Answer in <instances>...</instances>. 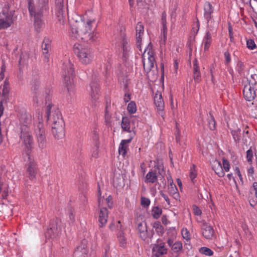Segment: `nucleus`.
I'll return each mask as SVG.
<instances>
[{
  "label": "nucleus",
  "instance_id": "obj_1",
  "mask_svg": "<svg viewBox=\"0 0 257 257\" xmlns=\"http://www.w3.org/2000/svg\"><path fill=\"white\" fill-rule=\"evenodd\" d=\"M33 95V106L36 109L35 115L34 116L33 122L34 133L37 139L38 147L43 149L46 147V133L43 123L42 109L45 100L49 98L47 92H40Z\"/></svg>",
  "mask_w": 257,
  "mask_h": 257
},
{
  "label": "nucleus",
  "instance_id": "obj_2",
  "mask_svg": "<svg viewBox=\"0 0 257 257\" xmlns=\"http://www.w3.org/2000/svg\"><path fill=\"white\" fill-rule=\"evenodd\" d=\"M28 9L30 15L34 17V26L38 32L44 26L42 18L49 11V0H37L36 4L29 1Z\"/></svg>",
  "mask_w": 257,
  "mask_h": 257
},
{
  "label": "nucleus",
  "instance_id": "obj_3",
  "mask_svg": "<svg viewBox=\"0 0 257 257\" xmlns=\"http://www.w3.org/2000/svg\"><path fill=\"white\" fill-rule=\"evenodd\" d=\"M242 81L243 97L246 101H251L257 96V74L248 75Z\"/></svg>",
  "mask_w": 257,
  "mask_h": 257
},
{
  "label": "nucleus",
  "instance_id": "obj_4",
  "mask_svg": "<svg viewBox=\"0 0 257 257\" xmlns=\"http://www.w3.org/2000/svg\"><path fill=\"white\" fill-rule=\"evenodd\" d=\"M74 52L79 62L83 65L90 64L94 58L92 49L86 46L76 43L73 47Z\"/></svg>",
  "mask_w": 257,
  "mask_h": 257
},
{
  "label": "nucleus",
  "instance_id": "obj_5",
  "mask_svg": "<svg viewBox=\"0 0 257 257\" xmlns=\"http://www.w3.org/2000/svg\"><path fill=\"white\" fill-rule=\"evenodd\" d=\"M61 74L66 86L68 90L70 91L74 85L75 72L74 65L69 60L64 62L62 66Z\"/></svg>",
  "mask_w": 257,
  "mask_h": 257
},
{
  "label": "nucleus",
  "instance_id": "obj_6",
  "mask_svg": "<svg viewBox=\"0 0 257 257\" xmlns=\"http://www.w3.org/2000/svg\"><path fill=\"white\" fill-rule=\"evenodd\" d=\"M142 58L144 70L147 72L150 71L156 64L154 52L151 46L148 45L145 49Z\"/></svg>",
  "mask_w": 257,
  "mask_h": 257
},
{
  "label": "nucleus",
  "instance_id": "obj_7",
  "mask_svg": "<svg viewBox=\"0 0 257 257\" xmlns=\"http://www.w3.org/2000/svg\"><path fill=\"white\" fill-rule=\"evenodd\" d=\"M51 104L48 103L47 106V116L48 120L51 123L52 126L61 124V121L64 123L61 113L58 110L51 112Z\"/></svg>",
  "mask_w": 257,
  "mask_h": 257
},
{
  "label": "nucleus",
  "instance_id": "obj_8",
  "mask_svg": "<svg viewBox=\"0 0 257 257\" xmlns=\"http://www.w3.org/2000/svg\"><path fill=\"white\" fill-rule=\"evenodd\" d=\"M26 175L32 181L36 180V176L39 171L37 162L32 159H30L26 165Z\"/></svg>",
  "mask_w": 257,
  "mask_h": 257
},
{
  "label": "nucleus",
  "instance_id": "obj_9",
  "mask_svg": "<svg viewBox=\"0 0 257 257\" xmlns=\"http://www.w3.org/2000/svg\"><path fill=\"white\" fill-rule=\"evenodd\" d=\"M20 138L25 149L28 151L31 150L33 147L34 141L30 130L21 131Z\"/></svg>",
  "mask_w": 257,
  "mask_h": 257
},
{
  "label": "nucleus",
  "instance_id": "obj_10",
  "mask_svg": "<svg viewBox=\"0 0 257 257\" xmlns=\"http://www.w3.org/2000/svg\"><path fill=\"white\" fill-rule=\"evenodd\" d=\"M137 230L140 237L144 240L151 238L153 236V231L148 229L147 223L145 221L138 223Z\"/></svg>",
  "mask_w": 257,
  "mask_h": 257
},
{
  "label": "nucleus",
  "instance_id": "obj_11",
  "mask_svg": "<svg viewBox=\"0 0 257 257\" xmlns=\"http://www.w3.org/2000/svg\"><path fill=\"white\" fill-rule=\"evenodd\" d=\"M20 126L21 131L30 130V126L32 123V116L29 113H22L19 117Z\"/></svg>",
  "mask_w": 257,
  "mask_h": 257
},
{
  "label": "nucleus",
  "instance_id": "obj_12",
  "mask_svg": "<svg viewBox=\"0 0 257 257\" xmlns=\"http://www.w3.org/2000/svg\"><path fill=\"white\" fill-rule=\"evenodd\" d=\"M203 10V16L205 20L207 21V26L209 28H211V24L213 22L212 14L214 11V8L209 2H206L204 5Z\"/></svg>",
  "mask_w": 257,
  "mask_h": 257
},
{
  "label": "nucleus",
  "instance_id": "obj_13",
  "mask_svg": "<svg viewBox=\"0 0 257 257\" xmlns=\"http://www.w3.org/2000/svg\"><path fill=\"white\" fill-rule=\"evenodd\" d=\"M167 252V249L165 246V243L158 239L157 243L153 245L152 248L153 255L156 257H160L161 255L166 254Z\"/></svg>",
  "mask_w": 257,
  "mask_h": 257
},
{
  "label": "nucleus",
  "instance_id": "obj_14",
  "mask_svg": "<svg viewBox=\"0 0 257 257\" xmlns=\"http://www.w3.org/2000/svg\"><path fill=\"white\" fill-rule=\"evenodd\" d=\"M98 221L99 226L101 227L105 225L108 218V211L107 209L104 206H99L98 210Z\"/></svg>",
  "mask_w": 257,
  "mask_h": 257
},
{
  "label": "nucleus",
  "instance_id": "obj_15",
  "mask_svg": "<svg viewBox=\"0 0 257 257\" xmlns=\"http://www.w3.org/2000/svg\"><path fill=\"white\" fill-rule=\"evenodd\" d=\"M52 126V132L55 139H62L65 137L64 123Z\"/></svg>",
  "mask_w": 257,
  "mask_h": 257
},
{
  "label": "nucleus",
  "instance_id": "obj_16",
  "mask_svg": "<svg viewBox=\"0 0 257 257\" xmlns=\"http://www.w3.org/2000/svg\"><path fill=\"white\" fill-rule=\"evenodd\" d=\"M154 103L157 108L159 113L163 116V109L164 108V101L160 91H157L154 96Z\"/></svg>",
  "mask_w": 257,
  "mask_h": 257
},
{
  "label": "nucleus",
  "instance_id": "obj_17",
  "mask_svg": "<svg viewBox=\"0 0 257 257\" xmlns=\"http://www.w3.org/2000/svg\"><path fill=\"white\" fill-rule=\"evenodd\" d=\"M133 139V136H131L130 139L127 140H122L118 147V153L124 158L127 151L128 150V144L131 142Z\"/></svg>",
  "mask_w": 257,
  "mask_h": 257
},
{
  "label": "nucleus",
  "instance_id": "obj_18",
  "mask_svg": "<svg viewBox=\"0 0 257 257\" xmlns=\"http://www.w3.org/2000/svg\"><path fill=\"white\" fill-rule=\"evenodd\" d=\"M31 85V90L32 95L44 92L41 84L39 77H34L32 79Z\"/></svg>",
  "mask_w": 257,
  "mask_h": 257
},
{
  "label": "nucleus",
  "instance_id": "obj_19",
  "mask_svg": "<svg viewBox=\"0 0 257 257\" xmlns=\"http://www.w3.org/2000/svg\"><path fill=\"white\" fill-rule=\"evenodd\" d=\"M202 234L206 239H211L214 234L212 227L206 222H203L201 226Z\"/></svg>",
  "mask_w": 257,
  "mask_h": 257
},
{
  "label": "nucleus",
  "instance_id": "obj_20",
  "mask_svg": "<svg viewBox=\"0 0 257 257\" xmlns=\"http://www.w3.org/2000/svg\"><path fill=\"white\" fill-rule=\"evenodd\" d=\"M58 219L53 220L51 221L50 228L48 229L47 234H50V236H52L51 233L54 235H58L61 231V226Z\"/></svg>",
  "mask_w": 257,
  "mask_h": 257
},
{
  "label": "nucleus",
  "instance_id": "obj_21",
  "mask_svg": "<svg viewBox=\"0 0 257 257\" xmlns=\"http://www.w3.org/2000/svg\"><path fill=\"white\" fill-rule=\"evenodd\" d=\"M51 40L45 38L42 44L43 54L44 56V61L48 62L49 60V50L51 48Z\"/></svg>",
  "mask_w": 257,
  "mask_h": 257
},
{
  "label": "nucleus",
  "instance_id": "obj_22",
  "mask_svg": "<svg viewBox=\"0 0 257 257\" xmlns=\"http://www.w3.org/2000/svg\"><path fill=\"white\" fill-rule=\"evenodd\" d=\"M90 96L91 100L95 102L99 99V88L98 84L96 83H91L90 84Z\"/></svg>",
  "mask_w": 257,
  "mask_h": 257
},
{
  "label": "nucleus",
  "instance_id": "obj_23",
  "mask_svg": "<svg viewBox=\"0 0 257 257\" xmlns=\"http://www.w3.org/2000/svg\"><path fill=\"white\" fill-rule=\"evenodd\" d=\"M98 193L99 196L98 198V206H103V205L106 204L109 208H111L112 207L113 204L112 197H111L110 195H109L106 198H105L104 197H101L99 187H98Z\"/></svg>",
  "mask_w": 257,
  "mask_h": 257
},
{
  "label": "nucleus",
  "instance_id": "obj_24",
  "mask_svg": "<svg viewBox=\"0 0 257 257\" xmlns=\"http://www.w3.org/2000/svg\"><path fill=\"white\" fill-rule=\"evenodd\" d=\"M76 35V37H78L84 41L87 42H93L95 41L98 37L95 33H73Z\"/></svg>",
  "mask_w": 257,
  "mask_h": 257
},
{
  "label": "nucleus",
  "instance_id": "obj_25",
  "mask_svg": "<svg viewBox=\"0 0 257 257\" xmlns=\"http://www.w3.org/2000/svg\"><path fill=\"white\" fill-rule=\"evenodd\" d=\"M212 168L215 173L219 177H222L224 176V172L223 171L222 164L220 162L214 160L211 162Z\"/></svg>",
  "mask_w": 257,
  "mask_h": 257
},
{
  "label": "nucleus",
  "instance_id": "obj_26",
  "mask_svg": "<svg viewBox=\"0 0 257 257\" xmlns=\"http://www.w3.org/2000/svg\"><path fill=\"white\" fill-rule=\"evenodd\" d=\"M168 181L169 182V185L168 186L169 194L175 199H179L180 196L176 185L174 184L172 179H170V180L168 179Z\"/></svg>",
  "mask_w": 257,
  "mask_h": 257
},
{
  "label": "nucleus",
  "instance_id": "obj_27",
  "mask_svg": "<svg viewBox=\"0 0 257 257\" xmlns=\"http://www.w3.org/2000/svg\"><path fill=\"white\" fill-rule=\"evenodd\" d=\"M158 181V176L156 172L154 171H150L146 175L145 178V182L146 184H155Z\"/></svg>",
  "mask_w": 257,
  "mask_h": 257
},
{
  "label": "nucleus",
  "instance_id": "obj_28",
  "mask_svg": "<svg viewBox=\"0 0 257 257\" xmlns=\"http://www.w3.org/2000/svg\"><path fill=\"white\" fill-rule=\"evenodd\" d=\"M55 3L59 9L57 16L60 23L62 24L64 22L65 19V16H64L62 10L63 7V0H55Z\"/></svg>",
  "mask_w": 257,
  "mask_h": 257
},
{
  "label": "nucleus",
  "instance_id": "obj_29",
  "mask_svg": "<svg viewBox=\"0 0 257 257\" xmlns=\"http://www.w3.org/2000/svg\"><path fill=\"white\" fill-rule=\"evenodd\" d=\"M254 194V197L251 199H249V204L251 206H254L257 202V182H254L252 184L250 189V194Z\"/></svg>",
  "mask_w": 257,
  "mask_h": 257
},
{
  "label": "nucleus",
  "instance_id": "obj_30",
  "mask_svg": "<svg viewBox=\"0 0 257 257\" xmlns=\"http://www.w3.org/2000/svg\"><path fill=\"white\" fill-rule=\"evenodd\" d=\"M121 126L124 131L128 133L132 132L130 120L127 117H122Z\"/></svg>",
  "mask_w": 257,
  "mask_h": 257
},
{
  "label": "nucleus",
  "instance_id": "obj_31",
  "mask_svg": "<svg viewBox=\"0 0 257 257\" xmlns=\"http://www.w3.org/2000/svg\"><path fill=\"white\" fill-rule=\"evenodd\" d=\"M110 104L107 103L105 108L104 118L107 125H109L111 122V115L110 113Z\"/></svg>",
  "mask_w": 257,
  "mask_h": 257
},
{
  "label": "nucleus",
  "instance_id": "obj_32",
  "mask_svg": "<svg viewBox=\"0 0 257 257\" xmlns=\"http://www.w3.org/2000/svg\"><path fill=\"white\" fill-rule=\"evenodd\" d=\"M75 21L76 23V25H74V27H75L74 28H73V29H75V32L76 33L78 32V31L80 30L79 28L81 26H83L85 25V23L84 22V20L83 18L81 16H77V18H76V19L75 20Z\"/></svg>",
  "mask_w": 257,
  "mask_h": 257
},
{
  "label": "nucleus",
  "instance_id": "obj_33",
  "mask_svg": "<svg viewBox=\"0 0 257 257\" xmlns=\"http://www.w3.org/2000/svg\"><path fill=\"white\" fill-rule=\"evenodd\" d=\"M211 36L210 33H206L204 38L203 43L204 45V50L207 51L208 50L210 44L211 43Z\"/></svg>",
  "mask_w": 257,
  "mask_h": 257
},
{
  "label": "nucleus",
  "instance_id": "obj_34",
  "mask_svg": "<svg viewBox=\"0 0 257 257\" xmlns=\"http://www.w3.org/2000/svg\"><path fill=\"white\" fill-rule=\"evenodd\" d=\"M166 17L167 14L164 12L162 14V19H161V32H166L167 30V22H166Z\"/></svg>",
  "mask_w": 257,
  "mask_h": 257
},
{
  "label": "nucleus",
  "instance_id": "obj_35",
  "mask_svg": "<svg viewBox=\"0 0 257 257\" xmlns=\"http://www.w3.org/2000/svg\"><path fill=\"white\" fill-rule=\"evenodd\" d=\"M162 212V209L158 206L153 208L152 214L154 218L158 219L160 217Z\"/></svg>",
  "mask_w": 257,
  "mask_h": 257
},
{
  "label": "nucleus",
  "instance_id": "obj_36",
  "mask_svg": "<svg viewBox=\"0 0 257 257\" xmlns=\"http://www.w3.org/2000/svg\"><path fill=\"white\" fill-rule=\"evenodd\" d=\"M117 238L119 242L120 245L122 247H125L126 245V239L124 235V233L120 232L117 235Z\"/></svg>",
  "mask_w": 257,
  "mask_h": 257
},
{
  "label": "nucleus",
  "instance_id": "obj_37",
  "mask_svg": "<svg viewBox=\"0 0 257 257\" xmlns=\"http://www.w3.org/2000/svg\"><path fill=\"white\" fill-rule=\"evenodd\" d=\"M127 110L131 114L135 113L137 111V106L135 101H131L127 105Z\"/></svg>",
  "mask_w": 257,
  "mask_h": 257
},
{
  "label": "nucleus",
  "instance_id": "obj_38",
  "mask_svg": "<svg viewBox=\"0 0 257 257\" xmlns=\"http://www.w3.org/2000/svg\"><path fill=\"white\" fill-rule=\"evenodd\" d=\"M9 83L7 81H5L2 94V96L4 97V98H5L8 96V94L9 93Z\"/></svg>",
  "mask_w": 257,
  "mask_h": 257
},
{
  "label": "nucleus",
  "instance_id": "obj_39",
  "mask_svg": "<svg viewBox=\"0 0 257 257\" xmlns=\"http://www.w3.org/2000/svg\"><path fill=\"white\" fill-rule=\"evenodd\" d=\"M208 126L211 130H214L215 128V121L212 114L209 113V117L208 118Z\"/></svg>",
  "mask_w": 257,
  "mask_h": 257
},
{
  "label": "nucleus",
  "instance_id": "obj_40",
  "mask_svg": "<svg viewBox=\"0 0 257 257\" xmlns=\"http://www.w3.org/2000/svg\"><path fill=\"white\" fill-rule=\"evenodd\" d=\"M109 227L110 230H114L115 229L119 230L121 229V224L120 221H117L115 223L114 221H113L109 225Z\"/></svg>",
  "mask_w": 257,
  "mask_h": 257
},
{
  "label": "nucleus",
  "instance_id": "obj_41",
  "mask_svg": "<svg viewBox=\"0 0 257 257\" xmlns=\"http://www.w3.org/2000/svg\"><path fill=\"white\" fill-rule=\"evenodd\" d=\"M240 130L237 128L234 130L231 131V134L233 137V138L235 142H238L240 140Z\"/></svg>",
  "mask_w": 257,
  "mask_h": 257
},
{
  "label": "nucleus",
  "instance_id": "obj_42",
  "mask_svg": "<svg viewBox=\"0 0 257 257\" xmlns=\"http://www.w3.org/2000/svg\"><path fill=\"white\" fill-rule=\"evenodd\" d=\"M82 251V255L83 257H85V254H86L87 250L84 247V246L82 247L81 246H78L77 248L76 249L75 252H74V256L75 257H78L79 255L80 252Z\"/></svg>",
  "mask_w": 257,
  "mask_h": 257
},
{
  "label": "nucleus",
  "instance_id": "obj_43",
  "mask_svg": "<svg viewBox=\"0 0 257 257\" xmlns=\"http://www.w3.org/2000/svg\"><path fill=\"white\" fill-rule=\"evenodd\" d=\"M199 252L206 255L211 256L213 254V251L206 247H202L199 249Z\"/></svg>",
  "mask_w": 257,
  "mask_h": 257
},
{
  "label": "nucleus",
  "instance_id": "obj_44",
  "mask_svg": "<svg viewBox=\"0 0 257 257\" xmlns=\"http://www.w3.org/2000/svg\"><path fill=\"white\" fill-rule=\"evenodd\" d=\"M246 158L249 165H252L253 158V151L251 148L246 151Z\"/></svg>",
  "mask_w": 257,
  "mask_h": 257
},
{
  "label": "nucleus",
  "instance_id": "obj_45",
  "mask_svg": "<svg viewBox=\"0 0 257 257\" xmlns=\"http://www.w3.org/2000/svg\"><path fill=\"white\" fill-rule=\"evenodd\" d=\"M181 234L182 237L187 241H189L190 240V234L188 230L186 228H183L181 230Z\"/></svg>",
  "mask_w": 257,
  "mask_h": 257
},
{
  "label": "nucleus",
  "instance_id": "obj_46",
  "mask_svg": "<svg viewBox=\"0 0 257 257\" xmlns=\"http://www.w3.org/2000/svg\"><path fill=\"white\" fill-rule=\"evenodd\" d=\"M182 243L180 241H177L174 242L172 247V249L175 252H179L182 249Z\"/></svg>",
  "mask_w": 257,
  "mask_h": 257
},
{
  "label": "nucleus",
  "instance_id": "obj_47",
  "mask_svg": "<svg viewBox=\"0 0 257 257\" xmlns=\"http://www.w3.org/2000/svg\"><path fill=\"white\" fill-rule=\"evenodd\" d=\"M197 176V171L196 170V167L195 165H192L190 169L189 177L191 180L193 181V180Z\"/></svg>",
  "mask_w": 257,
  "mask_h": 257
},
{
  "label": "nucleus",
  "instance_id": "obj_48",
  "mask_svg": "<svg viewBox=\"0 0 257 257\" xmlns=\"http://www.w3.org/2000/svg\"><path fill=\"white\" fill-rule=\"evenodd\" d=\"M11 22L10 20H5L0 19V30L4 28H7L11 26Z\"/></svg>",
  "mask_w": 257,
  "mask_h": 257
},
{
  "label": "nucleus",
  "instance_id": "obj_49",
  "mask_svg": "<svg viewBox=\"0 0 257 257\" xmlns=\"http://www.w3.org/2000/svg\"><path fill=\"white\" fill-rule=\"evenodd\" d=\"M121 49L122 50V58L126 60L128 57L130 46H122Z\"/></svg>",
  "mask_w": 257,
  "mask_h": 257
},
{
  "label": "nucleus",
  "instance_id": "obj_50",
  "mask_svg": "<svg viewBox=\"0 0 257 257\" xmlns=\"http://www.w3.org/2000/svg\"><path fill=\"white\" fill-rule=\"evenodd\" d=\"M91 138L94 142V145H98L99 144V136L96 131H94L91 135Z\"/></svg>",
  "mask_w": 257,
  "mask_h": 257
},
{
  "label": "nucleus",
  "instance_id": "obj_51",
  "mask_svg": "<svg viewBox=\"0 0 257 257\" xmlns=\"http://www.w3.org/2000/svg\"><path fill=\"white\" fill-rule=\"evenodd\" d=\"M151 203L150 200L145 197H142L141 198V204L144 207H148Z\"/></svg>",
  "mask_w": 257,
  "mask_h": 257
},
{
  "label": "nucleus",
  "instance_id": "obj_52",
  "mask_svg": "<svg viewBox=\"0 0 257 257\" xmlns=\"http://www.w3.org/2000/svg\"><path fill=\"white\" fill-rule=\"evenodd\" d=\"M222 167L223 168V171L224 170L226 172H227L229 171V169H230L229 162H228V161H227L225 158H223L222 160Z\"/></svg>",
  "mask_w": 257,
  "mask_h": 257
},
{
  "label": "nucleus",
  "instance_id": "obj_53",
  "mask_svg": "<svg viewBox=\"0 0 257 257\" xmlns=\"http://www.w3.org/2000/svg\"><path fill=\"white\" fill-rule=\"evenodd\" d=\"M91 157L97 158L99 156L98 145H94V147L91 150Z\"/></svg>",
  "mask_w": 257,
  "mask_h": 257
},
{
  "label": "nucleus",
  "instance_id": "obj_54",
  "mask_svg": "<svg viewBox=\"0 0 257 257\" xmlns=\"http://www.w3.org/2000/svg\"><path fill=\"white\" fill-rule=\"evenodd\" d=\"M94 20H90L87 21L86 24L85 25V32H87L88 31H92L93 32L94 31V30H92L91 28L92 24L94 22Z\"/></svg>",
  "mask_w": 257,
  "mask_h": 257
},
{
  "label": "nucleus",
  "instance_id": "obj_55",
  "mask_svg": "<svg viewBox=\"0 0 257 257\" xmlns=\"http://www.w3.org/2000/svg\"><path fill=\"white\" fill-rule=\"evenodd\" d=\"M246 45L247 47L250 50H253L256 46L254 41L252 39L247 40Z\"/></svg>",
  "mask_w": 257,
  "mask_h": 257
},
{
  "label": "nucleus",
  "instance_id": "obj_56",
  "mask_svg": "<svg viewBox=\"0 0 257 257\" xmlns=\"http://www.w3.org/2000/svg\"><path fill=\"white\" fill-rule=\"evenodd\" d=\"M143 33H142L143 34ZM142 33L137 34V46L138 48L140 49V50L141 51V41H142Z\"/></svg>",
  "mask_w": 257,
  "mask_h": 257
},
{
  "label": "nucleus",
  "instance_id": "obj_57",
  "mask_svg": "<svg viewBox=\"0 0 257 257\" xmlns=\"http://www.w3.org/2000/svg\"><path fill=\"white\" fill-rule=\"evenodd\" d=\"M244 69V65L241 62H238L236 66V70L239 73H241Z\"/></svg>",
  "mask_w": 257,
  "mask_h": 257
},
{
  "label": "nucleus",
  "instance_id": "obj_58",
  "mask_svg": "<svg viewBox=\"0 0 257 257\" xmlns=\"http://www.w3.org/2000/svg\"><path fill=\"white\" fill-rule=\"evenodd\" d=\"M193 63V72H199V66L197 59H194Z\"/></svg>",
  "mask_w": 257,
  "mask_h": 257
},
{
  "label": "nucleus",
  "instance_id": "obj_59",
  "mask_svg": "<svg viewBox=\"0 0 257 257\" xmlns=\"http://www.w3.org/2000/svg\"><path fill=\"white\" fill-rule=\"evenodd\" d=\"M193 212L195 215H200L202 213L201 210L196 205L193 206Z\"/></svg>",
  "mask_w": 257,
  "mask_h": 257
},
{
  "label": "nucleus",
  "instance_id": "obj_60",
  "mask_svg": "<svg viewBox=\"0 0 257 257\" xmlns=\"http://www.w3.org/2000/svg\"><path fill=\"white\" fill-rule=\"evenodd\" d=\"M200 72H193V78L196 82L198 83L200 80Z\"/></svg>",
  "mask_w": 257,
  "mask_h": 257
},
{
  "label": "nucleus",
  "instance_id": "obj_61",
  "mask_svg": "<svg viewBox=\"0 0 257 257\" xmlns=\"http://www.w3.org/2000/svg\"><path fill=\"white\" fill-rule=\"evenodd\" d=\"M136 32H143L144 31V26L143 25L139 22L137 24L136 27Z\"/></svg>",
  "mask_w": 257,
  "mask_h": 257
},
{
  "label": "nucleus",
  "instance_id": "obj_62",
  "mask_svg": "<svg viewBox=\"0 0 257 257\" xmlns=\"http://www.w3.org/2000/svg\"><path fill=\"white\" fill-rule=\"evenodd\" d=\"M131 99V94L130 93L126 92L123 97V100L125 103H127Z\"/></svg>",
  "mask_w": 257,
  "mask_h": 257
},
{
  "label": "nucleus",
  "instance_id": "obj_63",
  "mask_svg": "<svg viewBox=\"0 0 257 257\" xmlns=\"http://www.w3.org/2000/svg\"><path fill=\"white\" fill-rule=\"evenodd\" d=\"M167 40V36L165 33L163 34V38H161V39L160 41V44L161 47H163L165 45L166 41Z\"/></svg>",
  "mask_w": 257,
  "mask_h": 257
},
{
  "label": "nucleus",
  "instance_id": "obj_64",
  "mask_svg": "<svg viewBox=\"0 0 257 257\" xmlns=\"http://www.w3.org/2000/svg\"><path fill=\"white\" fill-rule=\"evenodd\" d=\"M69 218L71 222L73 223L75 221V215L72 210H70L69 212Z\"/></svg>",
  "mask_w": 257,
  "mask_h": 257
}]
</instances>
